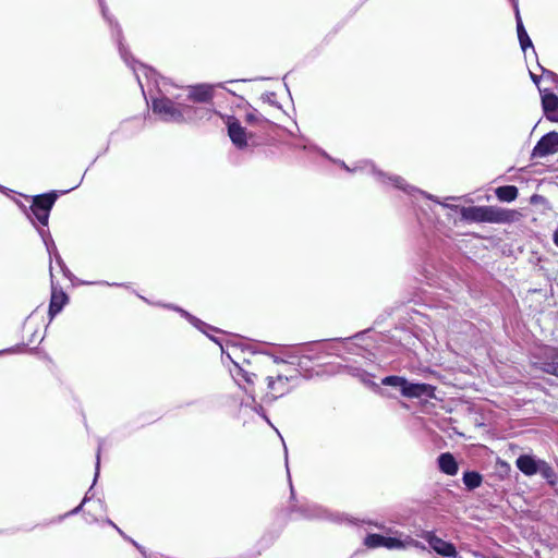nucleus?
Masks as SVG:
<instances>
[{"label":"nucleus","instance_id":"2f4dec72","mask_svg":"<svg viewBox=\"0 0 558 558\" xmlns=\"http://www.w3.org/2000/svg\"><path fill=\"white\" fill-rule=\"evenodd\" d=\"M118 533L122 536L123 539L131 543L142 555L146 554L145 547L138 544L135 539L126 535L121 529H118Z\"/></svg>","mask_w":558,"mask_h":558},{"label":"nucleus","instance_id":"bb28decb","mask_svg":"<svg viewBox=\"0 0 558 558\" xmlns=\"http://www.w3.org/2000/svg\"><path fill=\"white\" fill-rule=\"evenodd\" d=\"M385 548L405 549V536L402 537V534L396 536H386Z\"/></svg>","mask_w":558,"mask_h":558},{"label":"nucleus","instance_id":"37998d69","mask_svg":"<svg viewBox=\"0 0 558 558\" xmlns=\"http://www.w3.org/2000/svg\"><path fill=\"white\" fill-rule=\"evenodd\" d=\"M226 352H227V351H225V350L222 349V353H223V355H226ZM226 359H228V357H227V356H222V360H226Z\"/></svg>","mask_w":558,"mask_h":558},{"label":"nucleus","instance_id":"c756f323","mask_svg":"<svg viewBox=\"0 0 558 558\" xmlns=\"http://www.w3.org/2000/svg\"><path fill=\"white\" fill-rule=\"evenodd\" d=\"M245 120H246L247 123H251V124L268 123V120L265 119L256 110L247 112L246 116H245Z\"/></svg>","mask_w":558,"mask_h":558},{"label":"nucleus","instance_id":"9b49d317","mask_svg":"<svg viewBox=\"0 0 558 558\" xmlns=\"http://www.w3.org/2000/svg\"><path fill=\"white\" fill-rule=\"evenodd\" d=\"M116 27H117V32H116L114 36L118 41L120 54H121L122 59L125 61V63L133 70L134 75L138 82V85L143 89L142 74L146 77H150L154 74V71L151 69H148L144 64H137L134 60L131 61L129 59L126 49L121 41V29L117 23H116Z\"/></svg>","mask_w":558,"mask_h":558},{"label":"nucleus","instance_id":"5701e85b","mask_svg":"<svg viewBox=\"0 0 558 558\" xmlns=\"http://www.w3.org/2000/svg\"><path fill=\"white\" fill-rule=\"evenodd\" d=\"M496 196L502 202H512L518 197V189L514 185H505L496 189Z\"/></svg>","mask_w":558,"mask_h":558},{"label":"nucleus","instance_id":"7ed1b4c3","mask_svg":"<svg viewBox=\"0 0 558 558\" xmlns=\"http://www.w3.org/2000/svg\"><path fill=\"white\" fill-rule=\"evenodd\" d=\"M335 162L340 165L348 172H354L356 170H364L367 173H372L375 175V178L377 179L378 182H380L383 184H391L395 187L402 190L403 192H405L409 195L415 196L416 194H418L426 198L434 199V197L432 195L425 193L424 191L416 189L415 186H412V185L405 183V181L401 177L387 175L384 172L377 170L374 165H372L367 161H364L363 166H359L353 169H351L349 166H347L343 161L337 160Z\"/></svg>","mask_w":558,"mask_h":558},{"label":"nucleus","instance_id":"393cba45","mask_svg":"<svg viewBox=\"0 0 558 558\" xmlns=\"http://www.w3.org/2000/svg\"><path fill=\"white\" fill-rule=\"evenodd\" d=\"M363 544L367 547V548H379V547H385V544H386V535H383V534H378V533H368L364 539H363Z\"/></svg>","mask_w":558,"mask_h":558},{"label":"nucleus","instance_id":"412c9836","mask_svg":"<svg viewBox=\"0 0 558 558\" xmlns=\"http://www.w3.org/2000/svg\"><path fill=\"white\" fill-rule=\"evenodd\" d=\"M347 369L351 376L356 377L366 387L379 390L378 385L372 379L373 376L369 373L356 366H348Z\"/></svg>","mask_w":558,"mask_h":558},{"label":"nucleus","instance_id":"c9c22d12","mask_svg":"<svg viewBox=\"0 0 558 558\" xmlns=\"http://www.w3.org/2000/svg\"><path fill=\"white\" fill-rule=\"evenodd\" d=\"M105 523L112 526L117 532H118V529H120L112 520H110L109 518H106L105 520Z\"/></svg>","mask_w":558,"mask_h":558},{"label":"nucleus","instance_id":"f03ea898","mask_svg":"<svg viewBox=\"0 0 558 558\" xmlns=\"http://www.w3.org/2000/svg\"><path fill=\"white\" fill-rule=\"evenodd\" d=\"M291 519H306V520H324L337 524H352L356 525L359 520L350 517L347 513L331 511L318 504L310 502L307 500H300L295 496V490H290V502L288 506Z\"/></svg>","mask_w":558,"mask_h":558},{"label":"nucleus","instance_id":"e433bc0d","mask_svg":"<svg viewBox=\"0 0 558 558\" xmlns=\"http://www.w3.org/2000/svg\"><path fill=\"white\" fill-rule=\"evenodd\" d=\"M360 337V335H355L354 337H351V338H347L344 339L343 343L345 344H350V345H353L354 343L352 342V340H355Z\"/></svg>","mask_w":558,"mask_h":558},{"label":"nucleus","instance_id":"423d86ee","mask_svg":"<svg viewBox=\"0 0 558 558\" xmlns=\"http://www.w3.org/2000/svg\"><path fill=\"white\" fill-rule=\"evenodd\" d=\"M193 108L187 105H179L167 97L153 100V111L166 122H183L191 119Z\"/></svg>","mask_w":558,"mask_h":558},{"label":"nucleus","instance_id":"c03bdc74","mask_svg":"<svg viewBox=\"0 0 558 558\" xmlns=\"http://www.w3.org/2000/svg\"><path fill=\"white\" fill-rule=\"evenodd\" d=\"M348 350H349L350 352H355V350H354L353 348H351V347H350Z\"/></svg>","mask_w":558,"mask_h":558},{"label":"nucleus","instance_id":"f704fd0d","mask_svg":"<svg viewBox=\"0 0 558 558\" xmlns=\"http://www.w3.org/2000/svg\"><path fill=\"white\" fill-rule=\"evenodd\" d=\"M496 466L502 473H508L510 471V465L507 462L500 460L496 462Z\"/></svg>","mask_w":558,"mask_h":558},{"label":"nucleus","instance_id":"b1692460","mask_svg":"<svg viewBox=\"0 0 558 558\" xmlns=\"http://www.w3.org/2000/svg\"><path fill=\"white\" fill-rule=\"evenodd\" d=\"M537 474H539L544 480H546L547 484L554 486L557 484V474L555 470L546 462L542 461Z\"/></svg>","mask_w":558,"mask_h":558},{"label":"nucleus","instance_id":"dca6fc26","mask_svg":"<svg viewBox=\"0 0 558 558\" xmlns=\"http://www.w3.org/2000/svg\"><path fill=\"white\" fill-rule=\"evenodd\" d=\"M542 461V459L532 454H521L517 459L515 465L523 474L531 476L537 474Z\"/></svg>","mask_w":558,"mask_h":558},{"label":"nucleus","instance_id":"0eeeda50","mask_svg":"<svg viewBox=\"0 0 558 558\" xmlns=\"http://www.w3.org/2000/svg\"><path fill=\"white\" fill-rule=\"evenodd\" d=\"M56 201L57 194L54 192H50L47 194L34 196L29 210H27L23 204H20V207L24 210L27 218L34 226L35 218L43 227H46L48 225L50 210Z\"/></svg>","mask_w":558,"mask_h":558},{"label":"nucleus","instance_id":"473e14b6","mask_svg":"<svg viewBox=\"0 0 558 558\" xmlns=\"http://www.w3.org/2000/svg\"><path fill=\"white\" fill-rule=\"evenodd\" d=\"M541 77H543L544 80H547V81H550V82L555 83L556 84V88L558 89V75L555 72L542 68V75H541Z\"/></svg>","mask_w":558,"mask_h":558},{"label":"nucleus","instance_id":"a211bd4d","mask_svg":"<svg viewBox=\"0 0 558 558\" xmlns=\"http://www.w3.org/2000/svg\"><path fill=\"white\" fill-rule=\"evenodd\" d=\"M37 231H38L39 235L41 236L43 242L45 243V246L47 248V252H48L50 258L53 257L56 259V262L58 263V265L64 271L65 270V265H64L60 254L58 253L57 246H56V244H54V242H53L49 231L47 229H44V228H37Z\"/></svg>","mask_w":558,"mask_h":558},{"label":"nucleus","instance_id":"aec40b11","mask_svg":"<svg viewBox=\"0 0 558 558\" xmlns=\"http://www.w3.org/2000/svg\"><path fill=\"white\" fill-rule=\"evenodd\" d=\"M438 466L441 472L448 475H456L458 473V463L454 457L449 452L441 453L438 457Z\"/></svg>","mask_w":558,"mask_h":558},{"label":"nucleus","instance_id":"ea45409f","mask_svg":"<svg viewBox=\"0 0 558 558\" xmlns=\"http://www.w3.org/2000/svg\"><path fill=\"white\" fill-rule=\"evenodd\" d=\"M363 523H366V524H369V525H375V527H379L381 529V525L377 524V523H373L372 521H362Z\"/></svg>","mask_w":558,"mask_h":558},{"label":"nucleus","instance_id":"f257e3e1","mask_svg":"<svg viewBox=\"0 0 558 558\" xmlns=\"http://www.w3.org/2000/svg\"><path fill=\"white\" fill-rule=\"evenodd\" d=\"M226 356L231 363V365H229L230 375L247 396L246 399L241 401V408H248L259 413L263 407L256 401L257 391L255 389V379L257 377L256 361L258 356L253 352H250L248 356H246L245 353L235 345L227 350Z\"/></svg>","mask_w":558,"mask_h":558},{"label":"nucleus","instance_id":"ddd939ff","mask_svg":"<svg viewBox=\"0 0 558 558\" xmlns=\"http://www.w3.org/2000/svg\"><path fill=\"white\" fill-rule=\"evenodd\" d=\"M227 125L228 135L232 144L239 149L246 148L248 146V138L252 137V134H248L245 128H243L234 117L228 118Z\"/></svg>","mask_w":558,"mask_h":558},{"label":"nucleus","instance_id":"4468645a","mask_svg":"<svg viewBox=\"0 0 558 558\" xmlns=\"http://www.w3.org/2000/svg\"><path fill=\"white\" fill-rule=\"evenodd\" d=\"M542 106L546 118L550 121L558 122V96L548 89H541Z\"/></svg>","mask_w":558,"mask_h":558},{"label":"nucleus","instance_id":"39448f33","mask_svg":"<svg viewBox=\"0 0 558 558\" xmlns=\"http://www.w3.org/2000/svg\"><path fill=\"white\" fill-rule=\"evenodd\" d=\"M299 379L296 369L292 374H277L276 376H267L266 389L262 390L260 400L264 402H272L278 398L287 395Z\"/></svg>","mask_w":558,"mask_h":558},{"label":"nucleus","instance_id":"6e6552de","mask_svg":"<svg viewBox=\"0 0 558 558\" xmlns=\"http://www.w3.org/2000/svg\"><path fill=\"white\" fill-rule=\"evenodd\" d=\"M531 364L536 369L558 377V348L536 347L531 353Z\"/></svg>","mask_w":558,"mask_h":558},{"label":"nucleus","instance_id":"72a5a7b5","mask_svg":"<svg viewBox=\"0 0 558 558\" xmlns=\"http://www.w3.org/2000/svg\"><path fill=\"white\" fill-rule=\"evenodd\" d=\"M99 5H100V9H101V14H102L104 19L106 21H108V23L110 25H113L114 22H113L112 17H110L109 14H108V9H107V7L105 4V1L104 0H99Z\"/></svg>","mask_w":558,"mask_h":558},{"label":"nucleus","instance_id":"a878e982","mask_svg":"<svg viewBox=\"0 0 558 558\" xmlns=\"http://www.w3.org/2000/svg\"><path fill=\"white\" fill-rule=\"evenodd\" d=\"M167 307L172 308V310L179 312L194 327H196L197 329L202 330L203 332H206L205 329L210 328L208 325H206L205 323H203L201 319L196 318L195 316L191 315L190 313H187L183 308H180V307H177V306H172V305H167Z\"/></svg>","mask_w":558,"mask_h":558},{"label":"nucleus","instance_id":"7c9ffc66","mask_svg":"<svg viewBox=\"0 0 558 558\" xmlns=\"http://www.w3.org/2000/svg\"><path fill=\"white\" fill-rule=\"evenodd\" d=\"M413 547L420 550H427V547L424 543L414 539L413 537L405 535V548Z\"/></svg>","mask_w":558,"mask_h":558},{"label":"nucleus","instance_id":"a19ab883","mask_svg":"<svg viewBox=\"0 0 558 558\" xmlns=\"http://www.w3.org/2000/svg\"><path fill=\"white\" fill-rule=\"evenodd\" d=\"M99 451H100V446L98 447V453H97V465L99 464V460H100Z\"/></svg>","mask_w":558,"mask_h":558},{"label":"nucleus","instance_id":"a18cd8bd","mask_svg":"<svg viewBox=\"0 0 558 558\" xmlns=\"http://www.w3.org/2000/svg\"><path fill=\"white\" fill-rule=\"evenodd\" d=\"M0 533H2V531H0Z\"/></svg>","mask_w":558,"mask_h":558},{"label":"nucleus","instance_id":"20e7f679","mask_svg":"<svg viewBox=\"0 0 558 558\" xmlns=\"http://www.w3.org/2000/svg\"><path fill=\"white\" fill-rule=\"evenodd\" d=\"M461 215L465 220L474 222L502 223L512 219L511 210L500 209L493 206L463 207Z\"/></svg>","mask_w":558,"mask_h":558},{"label":"nucleus","instance_id":"cd10ccee","mask_svg":"<svg viewBox=\"0 0 558 558\" xmlns=\"http://www.w3.org/2000/svg\"><path fill=\"white\" fill-rule=\"evenodd\" d=\"M463 483L468 488H476L482 483V477L476 472H465L463 474Z\"/></svg>","mask_w":558,"mask_h":558},{"label":"nucleus","instance_id":"c85d7f7f","mask_svg":"<svg viewBox=\"0 0 558 558\" xmlns=\"http://www.w3.org/2000/svg\"><path fill=\"white\" fill-rule=\"evenodd\" d=\"M381 384L385 386H391V387L399 388L400 391L402 392L403 386L405 384V378L401 377V376H395V375L387 376V377L383 378Z\"/></svg>","mask_w":558,"mask_h":558},{"label":"nucleus","instance_id":"f3484780","mask_svg":"<svg viewBox=\"0 0 558 558\" xmlns=\"http://www.w3.org/2000/svg\"><path fill=\"white\" fill-rule=\"evenodd\" d=\"M214 86L208 84H199L190 87L189 98L197 102H208L214 96Z\"/></svg>","mask_w":558,"mask_h":558},{"label":"nucleus","instance_id":"79ce46f5","mask_svg":"<svg viewBox=\"0 0 558 558\" xmlns=\"http://www.w3.org/2000/svg\"><path fill=\"white\" fill-rule=\"evenodd\" d=\"M473 558H487V557L481 556V555H474Z\"/></svg>","mask_w":558,"mask_h":558},{"label":"nucleus","instance_id":"2eb2a0df","mask_svg":"<svg viewBox=\"0 0 558 558\" xmlns=\"http://www.w3.org/2000/svg\"><path fill=\"white\" fill-rule=\"evenodd\" d=\"M434 388L428 384L410 383L405 379L402 396L407 398H421L433 396Z\"/></svg>","mask_w":558,"mask_h":558},{"label":"nucleus","instance_id":"58836bf2","mask_svg":"<svg viewBox=\"0 0 558 558\" xmlns=\"http://www.w3.org/2000/svg\"><path fill=\"white\" fill-rule=\"evenodd\" d=\"M553 241L556 246H558V229L554 232Z\"/></svg>","mask_w":558,"mask_h":558},{"label":"nucleus","instance_id":"6ab92c4d","mask_svg":"<svg viewBox=\"0 0 558 558\" xmlns=\"http://www.w3.org/2000/svg\"><path fill=\"white\" fill-rule=\"evenodd\" d=\"M68 298L62 291H57L52 286L51 300L49 305V316L52 319L58 313H60L65 305Z\"/></svg>","mask_w":558,"mask_h":558},{"label":"nucleus","instance_id":"4c0bfd02","mask_svg":"<svg viewBox=\"0 0 558 558\" xmlns=\"http://www.w3.org/2000/svg\"><path fill=\"white\" fill-rule=\"evenodd\" d=\"M530 74H531V78H532V81H533L536 85H538L539 80H541L542 77H541V76H537L536 74H534V73H532V72H530Z\"/></svg>","mask_w":558,"mask_h":558},{"label":"nucleus","instance_id":"1a4fd4ad","mask_svg":"<svg viewBox=\"0 0 558 558\" xmlns=\"http://www.w3.org/2000/svg\"><path fill=\"white\" fill-rule=\"evenodd\" d=\"M97 492L98 490H86L84 498L75 508L65 512L64 514L59 515L52 522H61L65 518L75 515L80 512H83L84 514H88L89 517H92V520H86L88 523L98 521L96 513L99 510H104V500L102 497L99 496V494H97Z\"/></svg>","mask_w":558,"mask_h":558},{"label":"nucleus","instance_id":"4be33fe9","mask_svg":"<svg viewBox=\"0 0 558 558\" xmlns=\"http://www.w3.org/2000/svg\"><path fill=\"white\" fill-rule=\"evenodd\" d=\"M515 20H517L518 38H519L520 46H521L522 50L526 51L527 48H532L533 49L532 40L529 37V35H527V33H526V31H525V28L523 26L521 16L519 14V11H517Z\"/></svg>","mask_w":558,"mask_h":558},{"label":"nucleus","instance_id":"9d476101","mask_svg":"<svg viewBox=\"0 0 558 558\" xmlns=\"http://www.w3.org/2000/svg\"><path fill=\"white\" fill-rule=\"evenodd\" d=\"M420 536L427 542L429 548L437 555L447 558H462L458 557V551L453 543L438 537L434 531H423Z\"/></svg>","mask_w":558,"mask_h":558},{"label":"nucleus","instance_id":"f8f14e48","mask_svg":"<svg viewBox=\"0 0 558 558\" xmlns=\"http://www.w3.org/2000/svg\"><path fill=\"white\" fill-rule=\"evenodd\" d=\"M558 153V132H549L541 137L532 150V158H544Z\"/></svg>","mask_w":558,"mask_h":558}]
</instances>
